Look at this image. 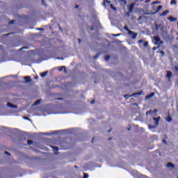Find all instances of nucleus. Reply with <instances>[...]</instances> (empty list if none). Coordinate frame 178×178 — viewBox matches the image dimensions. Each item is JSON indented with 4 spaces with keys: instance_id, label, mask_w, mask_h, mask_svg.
<instances>
[{
    "instance_id": "f704fd0d",
    "label": "nucleus",
    "mask_w": 178,
    "mask_h": 178,
    "mask_svg": "<svg viewBox=\"0 0 178 178\" xmlns=\"http://www.w3.org/2000/svg\"><path fill=\"white\" fill-rule=\"evenodd\" d=\"M159 54H161L162 55V56H164V51H159Z\"/></svg>"
},
{
    "instance_id": "0e129e2a",
    "label": "nucleus",
    "mask_w": 178,
    "mask_h": 178,
    "mask_svg": "<svg viewBox=\"0 0 178 178\" xmlns=\"http://www.w3.org/2000/svg\"><path fill=\"white\" fill-rule=\"evenodd\" d=\"M59 29H60V30H61V31H62L61 28H59Z\"/></svg>"
},
{
    "instance_id": "a18cd8bd",
    "label": "nucleus",
    "mask_w": 178,
    "mask_h": 178,
    "mask_svg": "<svg viewBox=\"0 0 178 178\" xmlns=\"http://www.w3.org/2000/svg\"><path fill=\"white\" fill-rule=\"evenodd\" d=\"M175 70H177V72H178V67L177 66H175Z\"/></svg>"
},
{
    "instance_id": "680f3d73",
    "label": "nucleus",
    "mask_w": 178,
    "mask_h": 178,
    "mask_svg": "<svg viewBox=\"0 0 178 178\" xmlns=\"http://www.w3.org/2000/svg\"><path fill=\"white\" fill-rule=\"evenodd\" d=\"M24 119H27V118H26V117H24Z\"/></svg>"
},
{
    "instance_id": "2f4dec72",
    "label": "nucleus",
    "mask_w": 178,
    "mask_h": 178,
    "mask_svg": "<svg viewBox=\"0 0 178 178\" xmlns=\"http://www.w3.org/2000/svg\"><path fill=\"white\" fill-rule=\"evenodd\" d=\"M22 49H29V47H22L21 49H19V50H22Z\"/></svg>"
},
{
    "instance_id": "0eeeda50",
    "label": "nucleus",
    "mask_w": 178,
    "mask_h": 178,
    "mask_svg": "<svg viewBox=\"0 0 178 178\" xmlns=\"http://www.w3.org/2000/svg\"><path fill=\"white\" fill-rule=\"evenodd\" d=\"M6 106L10 107L11 108H15V109H16V108H18L17 106L14 105V104H11V103H8V104H6Z\"/></svg>"
},
{
    "instance_id": "9b49d317",
    "label": "nucleus",
    "mask_w": 178,
    "mask_h": 178,
    "mask_svg": "<svg viewBox=\"0 0 178 178\" xmlns=\"http://www.w3.org/2000/svg\"><path fill=\"white\" fill-rule=\"evenodd\" d=\"M163 8V6H157L156 8V11L153 13H151V15H154V14H156L157 13L159 10H161V9Z\"/></svg>"
},
{
    "instance_id": "1a4fd4ad",
    "label": "nucleus",
    "mask_w": 178,
    "mask_h": 178,
    "mask_svg": "<svg viewBox=\"0 0 178 178\" xmlns=\"http://www.w3.org/2000/svg\"><path fill=\"white\" fill-rule=\"evenodd\" d=\"M168 19L170 20V22H177V18H174V17L172 16H170L169 17H168Z\"/></svg>"
},
{
    "instance_id": "6ab92c4d",
    "label": "nucleus",
    "mask_w": 178,
    "mask_h": 178,
    "mask_svg": "<svg viewBox=\"0 0 178 178\" xmlns=\"http://www.w3.org/2000/svg\"><path fill=\"white\" fill-rule=\"evenodd\" d=\"M110 7H111V8L112 10H113L114 11L118 10L116 9V8L114 7L112 4H110Z\"/></svg>"
},
{
    "instance_id": "bb28decb",
    "label": "nucleus",
    "mask_w": 178,
    "mask_h": 178,
    "mask_svg": "<svg viewBox=\"0 0 178 178\" xmlns=\"http://www.w3.org/2000/svg\"><path fill=\"white\" fill-rule=\"evenodd\" d=\"M159 48V46L154 47L152 49H153V51H156V50H157Z\"/></svg>"
},
{
    "instance_id": "f03ea898",
    "label": "nucleus",
    "mask_w": 178,
    "mask_h": 178,
    "mask_svg": "<svg viewBox=\"0 0 178 178\" xmlns=\"http://www.w3.org/2000/svg\"><path fill=\"white\" fill-rule=\"evenodd\" d=\"M144 95V92L140 91L139 92L133 93L131 95H126L124 96V97L126 98V99H128L129 97H135L136 95Z\"/></svg>"
},
{
    "instance_id": "49530a36",
    "label": "nucleus",
    "mask_w": 178,
    "mask_h": 178,
    "mask_svg": "<svg viewBox=\"0 0 178 178\" xmlns=\"http://www.w3.org/2000/svg\"><path fill=\"white\" fill-rule=\"evenodd\" d=\"M14 22H15V21L13 20V21H11L10 23H9V24H14Z\"/></svg>"
},
{
    "instance_id": "864d4df0",
    "label": "nucleus",
    "mask_w": 178,
    "mask_h": 178,
    "mask_svg": "<svg viewBox=\"0 0 178 178\" xmlns=\"http://www.w3.org/2000/svg\"><path fill=\"white\" fill-rule=\"evenodd\" d=\"M135 106H138V104H134Z\"/></svg>"
},
{
    "instance_id": "dca6fc26",
    "label": "nucleus",
    "mask_w": 178,
    "mask_h": 178,
    "mask_svg": "<svg viewBox=\"0 0 178 178\" xmlns=\"http://www.w3.org/2000/svg\"><path fill=\"white\" fill-rule=\"evenodd\" d=\"M30 76H25L24 79L26 81V82L30 83L31 82V79H29Z\"/></svg>"
},
{
    "instance_id": "e2e57ef3",
    "label": "nucleus",
    "mask_w": 178,
    "mask_h": 178,
    "mask_svg": "<svg viewBox=\"0 0 178 178\" xmlns=\"http://www.w3.org/2000/svg\"><path fill=\"white\" fill-rule=\"evenodd\" d=\"M38 79V77L37 76H35V79Z\"/></svg>"
},
{
    "instance_id": "6e6d98bb",
    "label": "nucleus",
    "mask_w": 178,
    "mask_h": 178,
    "mask_svg": "<svg viewBox=\"0 0 178 178\" xmlns=\"http://www.w3.org/2000/svg\"><path fill=\"white\" fill-rule=\"evenodd\" d=\"M111 131V130L110 129V130L108 131V133H110Z\"/></svg>"
},
{
    "instance_id": "b1692460",
    "label": "nucleus",
    "mask_w": 178,
    "mask_h": 178,
    "mask_svg": "<svg viewBox=\"0 0 178 178\" xmlns=\"http://www.w3.org/2000/svg\"><path fill=\"white\" fill-rule=\"evenodd\" d=\"M109 59H110V56H105V60L106 61H109Z\"/></svg>"
},
{
    "instance_id": "37998d69",
    "label": "nucleus",
    "mask_w": 178,
    "mask_h": 178,
    "mask_svg": "<svg viewBox=\"0 0 178 178\" xmlns=\"http://www.w3.org/2000/svg\"><path fill=\"white\" fill-rule=\"evenodd\" d=\"M162 142H163L165 144H167L165 139H163V140H162Z\"/></svg>"
},
{
    "instance_id": "774afa93",
    "label": "nucleus",
    "mask_w": 178,
    "mask_h": 178,
    "mask_svg": "<svg viewBox=\"0 0 178 178\" xmlns=\"http://www.w3.org/2000/svg\"><path fill=\"white\" fill-rule=\"evenodd\" d=\"M177 25H178V22H177Z\"/></svg>"
},
{
    "instance_id": "7ed1b4c3",
    "label": "nucleus",
    "mask_w": 178,
    "mask_h": 178,
    "mask_svg": "<svg viewBox=\"0 0 178 178\" xmlns=\"http://www.w3.org/2000/svg\"><path fill=\"white\" fill-rule=\"evenodd\" d=\"M154 27H156V31L160 30L162 33H163L164 26L163 24H158L154 23Z\"/></svg>"
},
{
    "instance_id": "09e8293b",
    "label": "nucleus",
    "mask_w": 178,
    "mask_h": 178,
    "mask_svg": "<svg viewBox=\"0 0 178 178\" xmlns=\"http://www.w3.org/2000/svg\"><path fill=\"white\" fill-rule=\"evenodd\" d=\"M78 41H79V44H81V40L78 39Z\"/></svg>"
},
{
    "instance_id": "cd10ccee",
    "label": "nucleus",
    "mask_w": 178,
    "mask_h": 178,
    "mask_svg": "<svg viewBox=\"0 0 178 178\" xmlns=\"http://www.w3.org/2000/svg\"><path fill=\"white\" fill-rule=\"evenodd\" d=\"M167 121L168 122H170L172 121V118L171 117L168 118Z\"/></svg>"
},
{
    "instance_id": "052dcab7",
    "label": "nucleus",
    "mask_w": 178,
    "mask_h": 178,
    "mask_svg": "<svg viewBox=\"0 0 178 178\" xmlns=\"http://www.w3.org/2000/svg\"><path fill=\"white\" fill-rule=\"evenodd\" d=\"M93 140H94V139H92V143H93V141H94Z\"/></svg>"
},
{
    "instance_id": "5701e85b",
    "label": "nucleus",
    "mask_w": 178,
    "mask_h": 178,
    "mask_svg": "<svg viewBox=\"0 0 178 178\" xmlns=\"http://www.w3.org/2000/svg\"><path fill=\"white\" fill-rule=\"evenodd\" d=\"M53 150H54V152H58V147H53Z\"/></svg>"
},
{
    "instance_id": "2eb2a0df",
    "label": "nucleus",
    "mask_w": 178,
    "mask_h": 178,
    "mask_svg": "<svg viewBox=\"0 0 178 178\" xmlns=\"http://www.w3.org/2000/svg\"><path fill=\"white\" fill-rule=\"evenodd\" d=\"M168 13H169V10H166L163 13H162V14H161V17H164V16L167 15Z\"/></svg>"
},
{
    "instance_id": "603ef678",
    "label": "nucleus",
    "mask_w": 178,
    "mask_h": 178,
    "mask_svg": "<svg viewBox=\"0 0 178 178\" xmlns=\"http://www.w3.org/2000/svg\"><path fill=\"white\" fill-rule=\"evenodd\" d=\"M93 30H94V27L92 26V27H91V31H93Z\"/></svg>"
},
{
    "instance_id": "79ce46f5",
    "label": "nucleus",
    "mask_w": 178,
    "mask_h": 178,
    "mask_svg": "<svg viewBox=\"0 0 178 178\" xmlns=\"http://www.w3.org/2000/svg\"><path fill=\"white\" fill-rule=\"evenodd\" d=\"M150 1H151V0H146L145 3H149Z\"/></svg>"
},
{
    "instance_id": "c03bdc74",
    "label": "nucleus",
    "mask_w": 178,
    "mask_h": 178,
    "mask_svg": "<svg viewBox=\"0 0 178 178\" xmlns=\"http://www.w3.org/2000/svg\"><path fill=\"white\" fill-rule=\"evenodd\" d=\"M91 104H95V100H92Z\"/></svg>"
},
{
    "instance_id": "13d9d810",
    "label": "nucleus",
    "mask_w": 178,
    "mask_h": 178,
    "mask_svg": "<svg viewBox=\"0 0 178 178\" xmlns=\"http://www.w3.org/2000/svg\"><path fill=\"white\" fill-rule=\"evenodd\" d=\"M57 99H58V100H61L62 99H61V98H58Z\"/></svg>"
},
{
    "instance_id": "f3484780",
    "label": "nucleus",
    "mask_w": 178,
    "mask_h": 178,
    "mask_svg": "<svg viewBox=\"0 0 178 178\" xmlns=\"http://www.w3.org/2000/svg\"><path fill=\"white\" fill-rule=\"evenodd\" d=\"M40 104V99H38V100H36L35 102V104H33V105H39Z\"/></svg>"
},
{
    "instance_id": "ea45409f",
    "label": "nucleus",
    "mask_w": 178,
    "mask_h": 178,
    "mask_svg": "<svg viewBox=\"0 0 178 178\" xmlns=\"http://www.w3.org/2000/svg\"><path fill=\"white\" fill-rule=\"evenodd\" d=\"M5 154H6V155H10V153H8V152H5Z\"/></svg>"
},
{
    "instance_id": "4c0bfd02",
    "label": "nucleus",
    "mask_w": 178,
    "mask_h": 178,
    "mask_svg": "<svg viewBox=\"0 0 178 178\" xmlns=\"http://www.w3.org/2000/svg\"><path fill=\"white\" fill-rule=\"evenodd\" d=\"M38 30H40V31H44V29L42 28H38Z\"/></svg>"
},
{
    "instance_id": "423d86ee",
    "label": "nucleus",
    "mask_w": 178,
    "mask_h": 178,
    "mask_svg": "<svg viewBox=\"0 0 178 178\" xmlns=\"http://www.w3.org/2000/svg\"><path fill=\"white\" fill-rule=\"evenodd\" d=\"M135 6H136V3H132L131 5L129 6V13L133 12Z\"/></svg>"
},
{
    "instance_id": "20e7f679",
    "label": "nucleus",
    "mask_w": 178,
    "mask_h": 178,
    "mask_svg": "<svg viewBox=\"0 0 178 178\" xmlns=\"http://www.w3.org/2000/svg\"><path fill=\"white\" fill-rule=\"evenodd\" d=\"M161 40L159 36H154L153 38V43L154 45H156L159 44V42H161Z\"/></svg>"
},
{
    "instance_id": "6e6552de",
    "label": "nucleus",
    "mask_w": 178,
    "mask_h": 178,
    "mask_svg": "<svg viewBox=\"0 0 178 178\" xmlns=\"http://www.w3.org/2000/svg\"><path fill=\"white\" fill-rule=\"evenodd\" d=\"M131 39L132 40H136V38H137V35H138V33H135V32H133V33H131Z\"/></svg>"
},
{
    "instance_id": "ddd939ff",
    "label": "nucleus",
    "mask_w": 178,
    "mask_h": 178,
    "mask_svg": "<svg viewBox=\"0 0 178 178\" xmlns=\"http://www.w3.org/2000/svg\"><path fill=\"white\" fill-rule=\"evenodd\" d=\"M47 74H48V71L44 72L40 74V76L42 77V78H44L45 76H47Z\"/></svg>"
},
{
    "instance_id": "4d7b16f0",
    "label": "nucleus",
    "mask_w": 178,
    "mask_h": 178,
    "mask_svg": "<svg viewBox=\"0 0 178 178\" xmlns=\"http://www.w3.org/2000/svg\"><path fill=\"white\" fill-rule=\"evenodd\" d=\"M130 130H131V129H130V128H128V129H127V131H130Z\"/></svg>"
},
{
    "instance_id": "de8ad7c7",
    "label": "nucleus",
    "mask_w": 178,
    "mask_h": 178,
    "mask_svg": "<svg viewBox=\"0 0 178 178\" xmlns=\"http://www.w3.org/2000/svg\"><path fill=\"white\" fill-rule=\"evenodd\" d=\"M158 112V110H154V113H157Z\"/></svg>"
},
{
    "instance_id": "e433bc0d",
    "label": "nucleus",
    "mask_w": 178,
    "mask_h": 178,
    "mask_svg": "<svg viewBox=\"0 0 178 178\" xmlns=\"http://www.w3.org/2000/svg\"><path fill=\"white\" fill-rule=\"evenodd\" d=\"M158 44H159V47L161 44H163V42L161 40L160 42H159Z\"/></svg>"
},
{
    "instance_id": "473e14b6",
    "label": "nucleus",
    "mask_w": 178,
    "mask_h": 178,
    "mask_svg": "<svg viewBox=\"0 0 178 178\" xmlns=\"http://www.w3.org/2000/svg\"><path fill=\"white\" fill-rule=\"evenodd\" d=\"M144 42H145L144 40H139V42H138V43L142 44V43Z\"/></svg>"
},
{
    "instance_id": "4468645a",
    "label": "nucleus",
    "mask_w": 178,
    "mask_h": 178,
    "mask_svg": "<svg viewBox=\"0 0 178 178\" xmlns=\"http://www.w3.org/2000/svg\"><path fill=\"white\" fill-rule=\"evenodd\" d=\"M167 168L174 169L175 165L173 164H172L171 163H169L167 164Z\"/></svg>"
},
{
    "instance_id": "9d476101",
    "label": "nucleus",
    "mask_w": 178,
    "mask_h": 178,
    "mask_svg": "<svg viewBox=\"0 0 178 178\" xmlns=\"http://www.w3.org/2000/svg\"><path fill=\"white\" fill-rule=\"evenodd\" d=\"M172 76V73L171 71H167V75H166V77L168 79H171V77Z\"/></svg>"
},
{
    "instance_id": "69168bd1",
    "label": "nucleus",
    "mask_w": 178,
    "mask_h": 178,
    "mask_svg": "<svg viewBox=\"0 0 178 178\" xmlns=\"http://www.w3.org/2000/svg\"><path fill=\"white\" fill-rule=\"evenodd\" d=\"M62 60H63V58H61Z\"/></svg>"
},
{
    "instance_id": "5fc2aeb1",
    "label": "nucleus",
    "mask_w": 178,
    "mask_h": 178,
    "mask_svg": "<svg viewBox=\"0 0 178 178\" xmlns=\"http://www.w3.org/2000/svg\"><path fill=\"white\" fill-rule=\"evenodd\" d=\"M154 3H158V1H154V2L153 3V4H154Z\"/></svg>"
},
{
    "instance_id": "c9c22d12",
    "label": "nucleus",
    "mask_w": 178,
    "mask_h": 178,
    "mask_svg": "<svg viewBox=\"0 0 178 178\" xmlns=\"http://www.w3.org/2000/svg\"><path fill=\"white\" fill-rule=\"evenodd\" d=\"M42 6H46L45 1L44 0H42Z\"/></svg>"
},
{
    "instance_id": "f257e3e1",
    "label": "nucleus",
    "mask_w": 178,
    "mask_h": 178,
    "mask_svg": "<svg viewBox=\"0 0 178 178\" xmlns=\"http://www.w3.org/2000/svg\"><path fill=\"white\" fill-rule=\"evenodd\" d=\"M159 119H161L160 117H159V118H154L153 120H154V124L156 125H148L149 129H156V127H158V125H159Z\"/></svg>"
},
{
    "instance_id": "3c124183",
    "label": "nucleus",
    "mask_w": 178,
    "mask_h": 178,
    "mask_svg": "<svg viewBox=\"0 0 178 178\" xmlns=\"http://www.w3.org/2000/svg\"><path fill=\"white\" fill-rule=\"evenodd\" d=\"M79 8V6H75V8Z\"/></svg>"
},
{
    "instance_id": "4be33fe9",
    "label": "nucleus",
    "mask_w": 178,
    "mask_h": 178,
    "mask_svg": "<svg viewBox=\"0 0 178 178\" xmlns=\"http://www.w3.org/2000/svg\"><path fill=\"white\" fill-rule=\"evenodd\" d=\"M28 145H31L33 144V140H28L27 141Z\"/></svg>"
},
{
    "instance_id": "a19ab883",
    "label": "nucleus",
    "mask_w": 178,
    "mask_h": 178,
    "mask_svg": "<svg viewBox=\"0 0 178 178\" xmlns=\"http://www.w3.org/2000/svg\"><path fill=\"white\" fill-rule=\"evenodd\" d=\"M142 19V16H140L139 18H138V21H140Z\"/></svg>"
},
{
    "instance_id": "8fccbe9b",
    "label": "nucleus",
    "mask_w": 178,
    "mask_h": 178,
    "mask_svg": "<svg viewBox=\"0 0 178 178\" xmlns=\"http://www.w3.org/2000/svg\"><path fill=\"white\" fill-rule=\"evenodd\" d=\"M149 113H150L149 111L146 112V115H148V114H149Z\"/></svg>"
},
{
    "instance_id": "412c9836",
    "label": "nucleus",
    "mask_w": 178,
    "mask_h": 178,
    "mask_svg": "<svg viewBox=\"0 0 178 178\" xmlns=\"http://www.w3.org/2000/svg\"><path fill=\"white\" fill-rule=\"evenodd\" d=\"M106 3L110 4V3H111V1H108V0H104V2L103 3V6H105V4H106Z\"/></svg>"
},
{
    "instance_id": "a211bd4d",
    "label": "nucleus",
    "mask_w": 178,
    "mask_h": 178,
    "mask_svg": "<svg viewBox=\"0 0 178 178\" xmlns=\"http://www.w3.org/2000/svg\"><path fill=\"white\" fill-rule=\"evenodd\" d=\"M176 4H177L176 0H172V1H170V5H176Z\"/></svg>"
},
{
    "instance_id": "72a5a7b5",
    "label": "nucleus",
    "mask_w": 178,
    "mask_h": 178,
    "mask_svg": "<svg viewBox=\"0 0 178 178\" xmlns=\"http://www.w3.org/2000/svg\"><path fill=\"white\" fill-rule=\"evenodd\" d=\"M121 33H118V34H113L114 37H118L119 35H120Z\"/></svg>"
},
{
    "instance_id": "39448f33",
    "label": "nucleus",
    "mask_w": 178,
    "mask_h": 178,
    "mask_svg": "<svg viewBox=\"0 0 178 178\" xmlns=\"http://www.w3.org/2000/svg\"><path fill=\"white\" fill-rule=\"evenodd\" d=\"M124 30L127 31V33H128L129 35H131V33H134V31H131V30L129 29L128 26H124Z\"/></svg>"
},
{
    "instance_id": "c85d7f7f",
    "label": "nucleus",
    "mask_w": 178,
    "mask_h": 178,
    "mask_svg": "<svg viewBox=\"0 0 178 178\" xmlns=\"http://www.w3.org/2000/svg\"><path fill=\"white\" fill-rule=\"evenodd\" d=\"M132 12H127V13H126V15H127V17H129V16H130V13H131Z\"/></svg>"
},
{
    "instance_id": "c756f323",
    "label": "nucleus",
    "mask_w": 178,
    "mask_h": 178,
    "mask_svg": "<svg viewBox=\"0 0 178 178\" xmlns=\"http://www.w3.org/2000/svg\"><path fill=\"white\" fill-rule=\"evenodd\" d=\"M83 178H88V174H83Z\"/></svg>"
},
{
    "instance_id": "aec40b11",
    "label": "nucleus",
    "mask_w": 178,
    "mask_h": 178,
    "mask_svg": "<svg viewBox=\"0 0 178 178\" xmlns=\"http://www.w3.org/2000/svg\"><path fill=\"white\" fill-rule=\"evenodd\" d=\"M106 3L110 4V3H111V1H108V0H104V2L103 3V6H105V4H106Z\"/></svg>"
},
{
    "instance_id": "bf43d9fd",
    "label": "nucleus",
    "mask_w": 178,
    "mask_h": 178,
    "mask_svg": "<svg viewBox=\"0 0 178 178\" xmlns=\"http://www.w3.org/2000/svg\"><path fill=\"white\" fill-rule=\"evenodd\" d=\"M138 1H144V0H138Z\"/></svg>"
},
{
    "instance_id": "393cba45",
    "label": "nucleus",
    "mask_w": 178,
    "mask_h": 178,
    "mask_svg": "<svg viewBox=\"0 0 178 178\" xmlns=\"http://www.w3.org/2000/svg\"><path fill=\"white\" fill-rule=\"evenodd\" d=\"M148 47V42H145V44H143V47Z\"/></svg>"
},
{
    "instance_id": "a878e982",
    "label": "nucleus",
    "mask_w": 178,
    "mask_h": 178,
    "mask_svg": "<svg viewBox=\"0 0 178 178\" xmlns=\"http://www.w3.org/2000/svg\"><path fill=\"white\" fill-rule=\"evenodd\" d=\"M63 69H65V66H62L61 67H60V69L58 70L59 72H62V70H63Z\"/></svg>"
},
{
    "instance_id": "f8f14e48",
    "label": "nucleus",
    "mask_w": 178,
    "mask_h": 178,
    "mask_svg": "<svg viewBox=\"0 0 178 178\" xmlns=\"http://www.w3.org/2000/svg\"><path fill=\"white\" fill-rule=\"evenodd\" d=\"M155 95L154 92H151L150 95L145 97V99H149L151 97H153Z\"/></svg>"
},
{
    "instance_id": "338daca9",
    "label": "nucleus",
    "mask_w": 178,
    "mask_h": 178,
    "mask_svg": "<svg viewBox=\"0 0 178 178\" xmlns=\"http://www.w3.org/2000/svg\"><path fill=\"white\" fill-rule=\"evenodd\" d=\"M177 40H178V38H177Z\"/></svg>"
},
{
    "instance_id": "7c9ffc66",
    "label": "nucleus",
    "mask_w": 178,
    "mask_h": 178,
    "mask_svg": "<svg viewBox=\"0 0 178 178\" xmlns=\"http://www.w3.org/2000/svg\"><path fill=\"white\" fill-rule=\"evenodd\" d=\"M120 1L123 2L124 5H127V1L126 0H120Z\"/></svg>"
},
{
    "instance_id": "58836bf2",
    "label": "nucleus",
    "mask_w": 178,
    "mask_h": 178,
    "mask_svg": "<svg viewBox=\"0 0 178 178\" xmlns=\"http://www.w3.org/2000/svg\"><path fill=\"white\" fill-rule=\"evenodd\" d=\"M99 54H97V56H94V58H95V59H97V58H99Z\"/></svg>"
}]
</instances>
